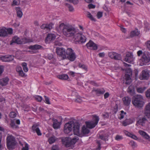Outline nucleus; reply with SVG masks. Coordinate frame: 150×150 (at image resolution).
Listing matches in <instances>:
<instances>
[{"label":"nucleus","mask_w":150,"mask_h":150,"mask_svg":"<svg viewBox=\"0 0 150 150\" xmlns=\"http://www.w3.org/2000/svg\"><path fill=\"white\" fill-rule=\"evenodd\" d=\"M56 28L58 31H62L64 35L67 37H71L74 41L77 42L84 43L86 42L85 36L77 31L72 25L61 23L57 25Z\"/></svg>","instance_id":"obj_1"},{"label":"nucleus","mask_w":150,"mask_h":150,"mask_svg":"<svg viewBox=\"0 0 150 150\" xmlns=\"http://www.w3.org/2000/svg\"><path fill=\"white\" fill-rule=\"evenodd\" d=\"M80 124L77 122H74L71 121L65 124L64 127V132L66 134H68L73 129L74 134L79 136H81L80 133Z\"/></svg>","instance_id":"obj_2"},{"label":"nucleus","mask_w":150,"mask_h":150,"mask_svg":"<svg viewBox=\"0 0 150 150\" xmlns=\"http://www.w3.org/2000/svg\"><path fill=\"white\" fill-rule=\"evenodd\" d=\"M132 103L135 107L138 108H142L144 104L143 97L141 95H137L134 98L132 101Z\"/></svg>","instance_id":"obj_3"},{"label":"nucleus","mask_w":150,"mask_h":150,"mask_svg":"<svg viewBox=\"0 0 150 150\" xmlns=\"http://www.w3.org/2000/svg\"><path fill=\"white\" fill-rule=\"evenodd\" d=\"M78 139L79 138L77 136H75L73 138L66 137L62 139V142L67 147H69L74 144Z\"/></svg>","instance_id":"obj_4"},{"label":"nucleus","mask_w":150,"mask_h":150,"mask_svg":"<svg viewBox=\"0 0 150 150\" xmlns=\"http://www.w3.org/2000/svg\"><path fill=\"white\" fill-rule=\"evenodd\" d=\"M7 146L9 150H12L16 144V142L14 137L12 135H9L6 138Z\"/></svg>","instance_id":"obj_5"},{"label":"nucleus","mask_w":150,"mask_h":150,"mask_svg":"<svg viewBox=\"0 0 150 150\" xmlns=\"http://www.w3.org/2000/svg\"><path fill=\"white\" fill-rule=\"evenodd\" d=\"M150 61V57L147 52H144L139 59V65L140 66L148 64Z\"/></svg>","instance_id":"obj_6"},{"label":"nucleus","mask_w":150,"mask_h":150,"mask_svg":"<svg viewBox=\"0 0 150 150\" xmlns=\"http://www.w3.org/2000/svg\"><path fill=\"white\" fill-rule=\"evenodd\" d=\"M99 120V117L98 116L93 115V119L91 121L86 122V126L89 129L93 128L97 125Z\"/></svg>","instance_id":"obj_7"},{"label":"nucleus","mask_w":150,"mask_h":150,"mask_svg":"<svg viewBox=\"0 0 150 150\" xmlns=\"http://www.w3.org/2000/svg\"><path fill=\"white\" fill-rule=\"evenodd\" d=\"M99 120V117L98 116L93 115V119L91 121L86 122V126L89 129L93 128L97 125Z\"/></svg>","instance_id":"obj_8"},{"label":"nucleus","mask_w":150,"mask_h":150,"mask_svg":"<svg viewBox=\"0 0 150 150\" xmlns=\"http://www.w3.org/2000/svg\"><path fill=\"white\" fill-rule=\"evenodd\" d=\"M31 40L26 38L21 39L18 37L15 36L13 38L10 43V45H13V43H16L18 44H24L27 42H31Z\"/></svg>","instance_id":"obj_9"},{"label":"nucleus","mask_w":150,"mask_h":150,"mask_svg":"<svg viewBox=\"0 0 150 150\" xmlns=\"http://www.w3.org/2000/svg\"><path fill=\"white\" fill-rule=\"evenodd\" d=\"M13 29L12 28H7L5 27L0 28V37H6L8 35H11L13 33Z\"/></svg>","instance_id":"obj_10"},{"label":"nucleus","mask_w":150,"mask_h":150,"mask_svg":"<svg viewBox=\"0 0 150 150\" xmlns=\"http://www.w3.org/2000/svg\"><path fill=\"white\" fill-rule=\"evenodd\" d=\"M132 74V71L129 68H127L126 69V72L124 77L125 81L124 82L125 84H129L131 82V76Z\"/></svg>","instance_id":"obj_11"},{"label":"nucleus","mask_w":150,"mask_h":150,"mask_svg":"<svg viewBox=\"0 0 150 150\" xmlns=\"http://www.w3.org/2000/svg\"><path fill=\"white\" fill-rule=\"evenodd\" d=\"M66 54L67 55V57L70 61H73L76 58V55L74 51L70 48H68L66 51Z\"/></svg>","instance_id":"obj_12"},{"label":"nucleus","mask_w":150,"mask_h":150,"mask_svg":"<svg viewBox=\"0 0 150 150\" xmlns=\"http://www.w3.org/2000/svg\"><path fill=\"white\" fill-rule=\"evenodd\" d=\"M134 60V58L132 53L129 52H127L125 58L124 60L129 63H132Z\"/></svg>","instance_id":"obj_13"},{"label":"nucleus","mask_w":150,"mask_h":150,"mask_svg":"<svg viewBox=\"0 0 150 150\" xmlns=\"http://www.w3.org/2000/svg\"><path fill=\"white\" fill-rule=\"evenodd\" d=\"M56 52L57 54L64 59L67 57L65 50L64 48L57 47L56 49Z\"/></svg>","instance_id":"obj_14"},{"label":"nucleus","mask_w":150,"mask_h":150,"mask_svg":"<svg viewBox=\"0 0 150 150\" xmlns=\"http://www.w3.org/2000/svg\"><path fill=\"white\" fill-rule=\"evenodd\" d=\"M149 77V71L147 70H144L142 71L139 78L140 80L147 79Z\"/></svg>","instance_id":"obj_15"},{"label":"nucleus","mask_w":150,"mask_h":150,"mask_svg":"<svg viewBox=\"0 0 150 150\" xmlns=\"http://www.w3.org/2000/svg\"><path fill=\"white\" fill-rule=\"evenodd\" d=\"M42 48V46L38 45H33L30 46L29 47V48L32 50L31 51H29L31 54L36 53L38 51L35 50H39Z\"/></svg>","instance_id":"obj_16"},{"label":"nucleus","mask_w":150,"mask_h":150,"mask_svg":"<svg viewBox=\"0 0 150 150\" xmlns=\"http://www.w3.org/2000/svg\"><path fill=\"white\" fill-rule=\"evenodd\" d=\"M14 57L13 56L6 55L2 56L0 57V59L3 62H8L12 61Z\"/></svg>","instance_id":"obj_17"},{"label":"nucleus","mask_w":150,"mask_h":150,"mask_svg":"<svg viewBox=\"0 0 150 150\" xmlns=\"http://www.w3.org/2000/svg\"><path fill=\"white\" fill-rule=\"evenodd\" d=\"M10 79L8 76H5L0 79V85L2 86H6L8 84Z\"/></svg>","instance_id":"obj_18"},{"label":"nucleus","mask_w":150,"mask_h":150,"mask_svg":"<svg viewBox=\"0 0 150 150\" xmlns=\"http://www.w3.org/2000/svg\"><path fill=\"white\" fill-rule=\"evenodd\" d=\"M147 122V120L145 117L139 118L137 121L136 125H140L142 126H144L145 125L146 123Z\"/></svg>","instance_id":"obj_19"},{"label":"nucleus","mask_w":150,"mask_h":150,"mask_svg":"<svg viewBox=\"0 0 150 150\" xmlns=\"http://www.w3.org/2000/svg\"><path fill=\"white\" fill-rule=\"evenodd\" d=\"M56 36L54 34H49L46 38L45 42L46 43H49L52 40H54Z\"/></svg>","instance_id":"obj_20"},{"label":"nucleus","mask_w":150,"mask_h":150,"mask_svg":"<svg viewBox=\"0 0 150 150\" xmlns=\"http://www.w3.org/2000/svg\"><path fill=\"white\" fill-rule=\"evenodd\" d=\"M87 47L90 49L96 50L97 49V46L93 42L90 41L86 45Z\"/></svg>","instance_id":"obj_21"},{"label":"nucleus","mask_w":150,"mask_h":150,"mask_svg":"<svg viewBox=\"0 0 150 150\" xmlns=\"http://www.w3.org/2000/svg\"><path fill=\"white\" fill-rule=\"evenodd\" d=\"M92 92L93 93H94L98 96H99L101 94H103L105 92V91L103 88L100 89H93Z\"/></svg>","instance_id":"obj_22"},{"label":"nucleus","mask_w":150,"mask_h":150,"mask_svg":"<svg viewBox=\"0 0 150 150\" xmlns=\"http://www.w3.org/2000/svg\"><path fill=\"white\" fill-rule=\"evenodd\" d=\"M89 132L90 130L89 129V128L86 127V126L83 125L82 127L81 132H80V133L82 135L80 137H82L83 135L87 134L89 133Z\"/></svg>","instance_id":"obj_23"},{"label":"nucleus","mask_w":150,"mask_h":150,"mask_svg":"<svg viewBox=\"0 0 150 150\" xmlns=\"http://www.w3.org/2000/svg\"><path fill=\"white\" fill-rule=\"evenodd\" d=\"M144 114L148 118L150 117V102L147 104L145 107Z\"/></svg>","instance_id":"obj_24"},{"label":"nucleus","mask_w":150,"mask_h":150,"mask_svg":"<svg viewBox=\"0 0 150 150\" xmlns=\"http://www.w3.org/2000/svg\"><path fill=\"white\" fill-rule=\"evenodd\" d=\"M122 101L124 105L128 106L130 103L131 98L129 97L126 96L122 98Z\"/></svg>","instance_id":"obj_25"},{"label":"nucleus","mask_w":150,"mask_h":150,"mask_svg":"<svg viewBox=\"0 0 150 150\" xmlns=\"http://www.w3.org/2000/svg\"><path fill=\"white\" fill-rule=\"evenodd\" d=\"M32 129L33 132H36L38 135H41L42 134L40 132V130L36 124H35L32 126Z\"/></svg>","instance_id":"obj_26"},{"label":"nucleus","mask_w":150,"mask_h":150,"mask_svg":"<svg viewBox=\"0 0 150 150\" xmlns=\"http://www.w3.org/2000/svg\"><path fill=\"white\" fill-rule=\"evenodd\" d=\"M139 132L145 139H150V137L145 132L140 130L139 131Z\"/></svg>","instance_id":"obj_27"},{"label":"nucleus","mask_w":150,"mask_h":150,"mask_svg":"<svg viewBox=\"0 0 150 150\" xmlns=\"http://www.w3.org/2000/svg\"><path fill=\"white\" fill-rule=\"evenodd\" d=\"M60 125V123L58 122L56 120H53V126L55 129H57L59 128Z\"/></svg>","instance_id":"obj_28"},{"label":"nucleus","mask_w":150,"mask_h":150,"mask_svg":"<svg viewBox=\"0 0 150 150\" xmlns=\"http://www.w3.org/2000/svg\"><path fill=\"white\" fill-rule=\"evenodd\" d=\"M16 70L20 76L23 77L25 75V74L23 73L22 70V68L21 67L18 66L16 67Z\"/></svg>","instance_id":"obj_29"},{"label":"nucleus","mask_w":150,"mask_h":150,"mask_svg":"<svg viewBox=\"0 0 150 150\" xmlns=\"http://www.w3.org/2000/svg\"><path fill=\"white\" fill-rule=\"evenodd\" d=\"M139 34V31L138 29H135V30L131 32L130 35L131 37H133L135 36L138 35Z\"/></svg>","instance_id":"obj_30"},{"label":"nucleus","mask_w":150,"mask_h":150,"mask_svg":"<svg viewBox=\"0 0 150 150\" xmlns=\"http://www.w3.org/2000/svg\"><path fill=\"white\" fill-rule=\"evenodd\" d=\"M16 9L17 12V16L19 18L22 17L23 15V13L20 8L16 7Z\"/></svg>","instance_id":"obj_31"},{"label":"nucleus","mask_w":150,"mask_h":150,"mask_svg":"<svg viewBox=\"0 0 150 150\" xmlns=\"http://www.w3.org/2000/svg\"><path fill=\"white\" fill-rule=\"evenodd\" d=\"M57 77L59 79L62 80H66L69 79L68 75L66 74L59 75L57 76Z\"/></svg>","instance_id":"obj_32"},{"label":"nucleus","mask_w":150,"mask_h":150,"mask_svg":"<svg viewBox=\"0 0 150 150\" xmlns=\"http://www.w3.org/2000/svg\"><path fill=\"white\" fill-rule=\"evenodd\" d=\"M57 140V138L55 136H53L49 138L48 142L50 144H52L54 143Z\"/></svg>","instance_id":"obj_33"},{"label":"nucleus","mask_w":150,"mask_h":150,"mask_svg":"<svg viewBox=\"0 0 150 150\" xmlns=\"http://www.w3.org/2000/svg\"><path fill=\"white\" fill-rule=\"evenodd\" d=\"M120 113L118 117V118L121 120L122 119H123L125 116L126 114V113L125 112H124L123 110H121L120 111Z\"/></svg>","instance_id":"obj_34"},{"label":"nucleus","mask_w":150,"mask_h":150,"mask_svg":"<svg viewBox=\"0 0 150 150\" xmlns=\"http://www.w3.org/2000/svg\"><path fill=\"white\" fill-rule=\"evenodd\" d=\"M79 68H82L86 71H87L88 70L87 66L81 63L79 64Z\"/></svg>","instance_id":"obj_35"},{"label":"nucleus","mask_w":150,"mask_h":150,"mask_svg":"<svg viewBox=\"0 0 150 150\" xmlns=\"http://www.w3.org/2000/svg\"><path fill=\"white\" fill-rule=\"evenodd\" d=\"M54 25L52 23L46 24V30H49L52 29L54 26Z\"/></svg>","instance_id":"obj_36"},{"label":"nucleus","mask_w":150,"mask_h":150,"mask_svg":"<svg viewBox=\"0 0 150 150\" xmlns=\"http://www.w3.org/2000/svg\"><path fill=\"white\" fill-rule=\"evenodd\" d=\"M128 122L129 123L128 124L129 125L131 124L134 123L136 120V118L135 117H132L129 119H127Z\"/></svg>","instance_id":"obj_37"},{"label":"nucleus","mask_w":150,"mask_h":150,"mask_svg":"<svg viewBox=\"0 0 150 150\" xmlns=\"http://www.w3.org/2000/svg\"><path fill=\"white\" fill-rule=\"evenodd\" d=\"M27 64L25 62L23 63L22 64L23 69L24 71L25 72H27L28 71V69L27 67Z\"/></svg>","instance_id":"obj_38"},{"label":"nucleus","mask_w":150,"mask_h":150,"mask_svg":"<svg viewBox=\"0 0 150 150\" xmlns=\"http://www.w3.org/2000/svg\"><path fill=\"white\" fill-rule=\"evenodd\" d=\"M146 88L144 87H139L137 88V91L139 93H142L146 89Z\"/></svg>","instance_id":"obj_39"},{"label":"nucleus","mask_w":150,"mask_h":150,"mask_svg":"<svg viewBox=\"0 0 150 150\" xmlns=\"http://www.w3.org/2000/svg\"><path fill=\"white\" fill-rule=\"evenodd\" d=\"M86 15L87 17L89 18L91 20L94 21H96L95 19L92 16L89 12H87Z\"/></svg>","instance_id":"obj_40"},{"label":"nucleus","mask_w":150,"mask_h":150,"mask_svg":"<svg viewBox=\"0 0 150 150\" xmlns=\"http://www.w3.org/2000/svg\"><path fill=\"white\" fill-rule=\"evenodd\" d=\"M129 144L133 148L137 147V145L136 143L133 141H131L130 142Z\"/></svg>","instance_id":"obj_41"},{"label":"nucleus","mask_w":150,"mask_h":150,"mask_svg":"<svg viewBox=\"0 0 150 150\" xmlns=\"http://www.w3.org/2000/svg\"><path fill=\"white\" fill-rule=\"evenodd\" d=\"M20 4V0H14L13 1L12 5H18Z\"/></svg>","instance_id":"obj_42"},{"label":"nucleus","mask_w":150,"mask_h":150,"mask_svg":"<svg viewBox=\"0 0 150 150\" xmlns=\"http://www.w3.org/2000/svg\"><path fill=\"white\" fill-rule=\"evenodd\" d=\"M114 57V59L116 60H120L121 58V56L120 54H118L116 53V54Z\"/></svg>","instance_id":"obj_43"},{"label":"nucleus","mask_w":150,"mask_h":150,"mask_svg":"<svg viewBox=\"0 0 150 150\" xmlns=\"http://www.w3.org/2000/svg\"><path fill=\"white\" fill-rule=\"evenodd\" d=\"M5 103V100L4 98H0V105L3 106Z\"/></svg>","instance_id":"obj_44"},{"label":"nucleus","mask_w":150,"mask_h":150,"mask_svg":"<svg viewBox=\"0 0 150 150\" xmlns=\"http://www.w3.org/2000/svg\"><path fill=\"white\" fill-rule=\"evenodd\" d=\"M123 137L122 136L117 135L115 137V139L117 141H119L122 139Z\"/></svg>","instance_id":"obj_45"},{"label":"nucleus","mask_w":150,"mask_h":150,"mask_svg":"<svg viewBox=\"0 0 150 150\" xmlns=\"http://www.w3.org/2000/svg\"><path fill=\"white\" fill-rule=\"evenodd\" d=\"M34 97L35 100L39 102H41L42 100V97L40 96H35Z\"/></svg>","instance_id":"obj_46"},{"label":"nucleus","mask_w":150,"mask_h":150,"mask_svg":"<svg viewBox=\"0 0 150 150\" xmlns=\"http://www.w3.org/2000/svg\"><path fill=\"white\" fill-rule=\"evenodd\" d=\"M44 97L45 98V102L47 104H50V103L49 98L46 96H44Z\"/></svg>","instance_id":"obj_47"},{"label":"nucleus","mask_w":150,"mask_h":150,"mask_svg":"<svg viewBox=\"0 0 150 150\" xmlns=\"http://www.w3.org/2000/svg\"><path fill=\"white\" fill-rule=\"evenodd\" d=\"M116 54V52H111L109 53V56L111 58L114 59V57Z\"/></svg>","instance_id":"obj_48"},{"label":"nucleus","mask_w":150,"mask_h":150,"mask_svg":"<svg viewBox=\"0 0 150 150\" xmlns=\"http://www.w3.org/2000/svg\"><path fill=\"white\" fill-rule=\"evenodd\" d=\"M9 115L11 117L13 118L16 117V114L14 112H10Z\"/></svg>","instance_id":"obj_49"},{"label":"nucleus","mask_w":150,"mask_h":150,"mask_svg":"<svg viewBox=\"0 0 150 150\" xmlns=\"http://www.w3.org/2000/svg\"><path fill=\"white\" fill-rule=\"evenodd\" d=\"M67 6L69 8V9L70 11H73L74 10V8L72 6L69 4H67Z\"/></svg>","instance_id":"obj_50"},{"label":"nucleus","mask_w":150,"mask_h":150,"mask_svg":"<svg viewBox=\"0 0 150 150\" xmlns=\"http://www.w3.org/2000/svg\"><path fill=\"white\" fill-rule=\"evenodd\" d=\"M146 95L147 98L150 99V88L146 92Z\"/></svg>","instance_id":"obj_51"},{"label":"nucleus","mask_w":150,"mask_h":150,"mask_svg":"<svg viewBox=\"0 0 150 150\" xmlns=\"http://www.w3.org/2000/svg\"><path fill=\"white\" fill-rule=\"evenodd\" d=\"M123 132L126 136L129 137H130L132 134L126 130H124Z\"/></svg>","instance_id":"obj_52"},{"label":"nucleus","mask_w":150,"mask_h":150,"mask_svg":"<svg viewBox=\"0 0 150 150\" xmlns=\"http://www.w3.org/2000/svg\"><path fill=\"white\" fill-rule=\"evenodd\" d=\"M29 149L28 145L26 143L25 144L24 146L23 147L22 149V150H28Z\"/></svg>","instance_id":"obj_53"},{"label":"nucleus","mask_w":150,"mask_h":150,"mask_svg":"<svg viewBox=\"0 0 150 150\" xmlns=\"http://www.w3.org/2000/svg\"><path fill=\"white\" fill-rule=\"evenodd\" d=\"M51 150H59L58 146L57 145L53 146L52 147Z\"/></svg>","instance_id":"obj_54"},{"label":"nucleus","mask_w":150,"mask_h":150,"mask_svg":"<svg viewBox=\"0 0 150 150\" xmlns=\"http://www.w3.org/2000/svg\"><path fill=\"white\" fill-rule=\"evenodd\" d=\"M4 67L3 66L0 65V76L4 71Z\"/></svg>","instance_id":"obj_55"},{"label":"nucleus","mask_w":150,"mask_h":150,"mask_svg":"<svg viewBox=\"0 0 150 150\" xmlns=\"http://www.w3.org/2000/svg\"><path fill=\"white\" fill-rule=\"evenodd\" d=\"M103 13L102 12L99 11L98 12L97 16L98 18H100L102 16Z\"/></svg>","instance_id":"obj_56"},{"label":"nucleus","mask_w":150,"mask_h":150,"mask_svg":"<svg viewBox=\"0 0 150 150\" xmlns=\"http://www.w3.org/2000/svg\"><path fill=\"white\" fill-rule=\"evenodd\" d=\"M129 137L136 140L137 139H138L136 135L132 134H131V135H130V136Z\"/></svg>","instance_id":"obj_57"},{"label":"nucleus","mask_w":150,"mask_h":150,"mask_svg":"<svg viewBox=\"0 0 150 150\" xmlns=\"http://www.w3.org/2000/svg\"><path fill=\"white\" fill-rule=\"evenodd\" d=\"M128 123H129L128 122V121L127 120V119L124 121L122 122V124L124 126H126L127 125H129V124H128Z\"/></svg>","instance_id":"obj_58"},{"label":"nucleus","mask_w":150,"mask_h":150,"mask_svg":"<svg viewBox=\"0 0 150 150\" xmlns=\"http://www.w3.org/2000/svg\"><path fill=\"white\" fill-rule=\"evenodd\" d=\"M99 138L100 139H101L102 140H107L108 137H104L103 135H100L99 136Z\"/></svg>","instance_id":"obj_59"},{"label":"nucleus","mask_w":150,"mask_h":150,"mask_svg":"<svg viewBox=\"0 0 150 150\" xmlns=\"http://www.w3.org/2000/svg\"><path fill=\"white\" fill-rule=\"evenodd\" d=\"M88 8L89 9L91 8H95V5L92 4H90L88 5Z\"/></svg>","instance_id":"obj_60"},{"label":"nucleus","mask_w":150,"mask_h":150,"mask_svg":"<svg viewBox=\"0 0 150 150\" xmlns=\"http://www.w3.org/2000/svg\"><path fill=\"white\" fill-rule=\"evenodd\" d=\"M69 74L72 77H74L75 76V72L72 71H70L68 72Z\"/></svg>","instance_id":"obj_61"},{"label":"nucleus","mask_w":150,"mask_h":150,"mask_svg":"<svg viewBox=\"0 0 150 150\" xmlns=\"http://www.w3.org/2000/svg\"><path fill=\"white\" fill-rule=\"evenodd\" d=\"M146 44L147 48L149 49V50H150V41H147L146 43Z\"/></svg>","instance_id":"obj_62"},{"label":"nucleus","mask_w":150,"mask_h":150,"mask_svg":"<svg viewBox=\"0 0 150 150\" xmlns=\"http://www.w3.org/2000/svg\"><path fill=\"white\" fill-rule=\"evenodd\" d=\"M120 30L122 31V32L125 33L126 32V30L125 28L123 27L122 26H120Z\"/></svg>","instance_id":"obj_63"},{"label":"nucleus","mask_w":150,"mask_h":150,"mask_svg":"<svg viewBox=\"0 0 150 150\" xmlns=\"http://www.w3.org/2000/svg\"><path fill=\"white\" fill-rule=\"evenodd\" d=\"M71 3H73V4H78L79 3L78 0H71Z\"/></svg>","instance_id":"obj_64"}]
</instances>
